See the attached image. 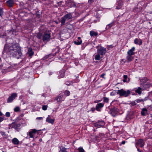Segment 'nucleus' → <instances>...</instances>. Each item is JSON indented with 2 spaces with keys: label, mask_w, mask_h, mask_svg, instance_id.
<instances>
[{
  "label": "nucleus",
  "mask_w": 152,
  "mask_h": 152,
  "mask_svg": "<svg viewBox=\"0 0 152 152\" xmlns=\"http://www.w3.org/2000/svg\"><path fill=\"white\" fill-rule=\"evenodd\" d=\"M130 94V91L129 90L125 91L123 89H121L118 90L117 92V94H119L120 96H124L125 97L128 96Z\"/></svg>",
  "instance_id": "nucleus-1"
},
{
  "label": "nucleus",
  "mask_w": 152,
  "mask_h": 152,
  "mask_svg": "<svg viewBox=\"0 0 152 152\" xmlns=\"http://www.w3.org/2000/svg\"><path fill=\"white\" fill-rule=\"evenodd\" d=\"M20 49V48L17 44L14 45L10 48L11 54H14L15 52L18 51Z\"/></svg>",
  "instance_id": "nucleus-2"
},
{
  "label": "nucleus",
  "mask_w": 152,
  "mask_h": 152,
  "mask_svg": "<svg viewBox=\"0 0 152 152\" xmlns=\"http://www.w3.org/2000/svg\"><path fill=\"white\" fill-rule=\"evenodd\" d=\"M96 48L97 49V53L99 54L101 56L104 55L107 52L106 48L103 47H101L99 48L98 46H97Z\"/></svg>",
  "instance_id": "nucleus-3"
},
{
  "label": "nucleus",
  "mask_w": 152,
  "mask_h": 152,
  "mask_svg": "<svg viewBox=\"0 0 152 152\" xmlns=\"http://www.w3.org/2000/svg\"><path fill=\"white\" fill-rule=\"evenodd\" d=\"M17 96L16 93H14L12 94L7 99V102L8 103L12 102L13 100Z\"/></svg>",
  "instance_id": "nucleus-4"
},
{
  "label": "nucleus",
  "mask_w": 152,
  "mask_h": 152,
  "mask_svg": "<svg viewBox=\"0 0 152 152\" xmlns=\"http://www.w3.org/2000/svg\"><path fill=\"white\" fill-rule=\"evenodd\" d=\"M50 37V34L49 32H45L43 35V40L44 41H48Z\"/></svg>",
  "instance_id": "nucleus-5"
},
{
  "label": "nucleus",
  "mask_w": 152,
  "mask_h": 152,
  "mask_svg": "<svg viewBox=\"0 0 152 152\" xmlns=\"http://www.w3.org/2000/svg\"><path fill=\"white\" fill-rule=\"evenodd\" d=\"M12 56L18 59L20 58L22 55V53L21 51V49L19 50L18 51L15 52L14 54H11Z\"/></svg>",
  "instance_id": "nucleus-6"
},
{
  "label": "nucleus",
  "mask_w": 152,
  "mask_h": 152,
  "mask_svg": "<svg viewBox=\"0 0 152 152\" xmlns=\"http://www.w3.org/2000/svg\"><path fill=\"white\" fill-rule=\"evenodd\" d=\"M109 113L111 114L113 116H115L118 113V111L117 108L114 107L113 108L110 109Z\"/></svg>",
  "instance_id": "nucleus-7"
},
{
  "label": "nucleus",
  "mask_w": 152,
  "mask_h": 152,
  "mask_svg": "<svg viewBox=\"0 0 152 152\" xmlns=\"http://www.w3.org/2000/svg\"><path fill=\"white\" fill-rule=\"evenodd\" d=\"M105 124L102 121H99L94 124V126L97 128L103 127Z\"/></svg>",
  "instance_id": "nucleus-8"
},
{
  "label": "nucleus",
  "mask_w": 152,
  "mask_h": 152,
  "mask_svg": "<svg viewBox=\"0 0 152 152\" xmlns=\"http://www.w3.org/2000/svg\"><path fill=\"white\" fill-rule=\"evenodd\" d=\"M37 131L35 129H32L27 133V134L29 136L30 138H34V135L35 133L37 132Z\"/></svg>",
  "instance_id": "nucleus-9"
},
{
  "label": "nucleus",
  "mask_w": 152,
  "mask_h": 152,
  "mask_svg": "<svg viewBox=\"0 0 152 152\" xmlns=\"http://www.w3.org/2000/svg\"><path fill=\"white\" fill-rule=\"evenodd\" d=\"M145 142L143 140L141 139H139L136 144V146H140L141 147H143L144 145Z\"/></svg>",
  "instance_id": "nucleus-10"
},
{
  "label": "nucleus",
  "mask_w": 152,
  "mask_h": 152,
  "mask_svg": "<svg viewBox=\"0 0 152 152\" xmlns=\"http://www.w3.org/2000/svg\"><path fill=\"white\" fill-rule=\"evenodd\" d=\"M54 119H52L50 115H48V117L46 118V121L48 123L53 124L54 122Z\"/></svg>",
  "instance_id": "nucleus-11"
},
{
  "label": "nucleus",
  "mask_w": 152,
  "mask_h": 152,
  "mask_svg": "<svg viewBox=\"0 0 152 152\" xmlns=\"http://www.w3.org/2000/svg\"><path fill=\"white\" fill-rule=\"evenodd\" d=\"M63 97V95L59 94L58 96L55 98V99L57 100L58 102H61L63 101L62 100Z\"/></svg>",
  "instance_id": "nucleus-12"
},
{
  "label": "nucleus",
  "mask_w": 152,
  "mask_h": 152,
  "mask_svg": "<svg viewBox=\"0 0 152 152\" xmlns=\"http://www.w3.org/2000/svg\"><path fill=\"white\" fill-rule=\"evenodd\" d=\"M123 2L121 0H119L117 2V6H116V9H119L122 7L123 5Z\"/></svg>",
  "instance_id": "nucleus-13"
},
{
  "label": "nucleus",
  "mask_w": 152,
  "mask_h": 152,
  "mask_svg": "<svg viewBox=\"0 0 152 152\" xmlns=\"http://www.w3.org/2000/svg\"><path fill=\"white\" fill-rule=\"evenodd\" d=\"M135 50V48L134 47H132V49L129 50L127 52V54L129 55L132 56L134 54V53L133 52Z\"/></svg>",
  "instance_id": "nucleus-14"
},
{
  "label": "nucleus",
  "mask_w": 152,
  "mask_h": 152,
  "mask_svg": "<svg viewBox=\"0 0 152 152\" xmlns=\"http://www.w3.org/2000/svg\"><path fill=\"white\" fill-rule=\"evenodd\" d=\"M134 43L136 44H138L139 45H141L142 44V41L140 39H135L134 41Z\"/></svg>",
  "instance_id": "nucleus-15"
},
{
  "label": "nucleus",
  "mask_w": 152,
  "mask_h": 152,
  "mask_svg": "<svg viewBox=\"0 0 152 152\" xmlns=\"http://www.w3.org/2000/svg\"><path fill=\"white\" fill-rule=\"evenodd\" d=\"M104 106V104L102 103H99L98 104L96 107V110L99 111V109L103 107Z\"/></svg>",
  "instance_id": "nucleus-16"
},
{
  "label": "nucleus",
  "mask_w": 152,
  "mask_h": 152,
  "mask_svg": "<svg viewBox=\"0 0 152 152\" xmlns=\"http://www.w3.org/2000/svg\"><path fill=\"white\" fill-rule=\"evenodd\" d=\"M64 16L67 20L71 19L72 18V15L71 13L67 14Z\"/></svg>",
  "instance_id": "nucleus-17"
},
{
  "label": "nucleus",
  "mask_w": 152,
  "mask_h": 152,
  "mask_svg": "<svg viewBox=\"0 0 152 152\" xmlns=\"http://www.w3.org/2000/svg\"><path fill=\"white\" fill-rule=\"evenodd\" d=\"M7 3L9 7H12L14 4V1L12 0H9L7 1Z\"/></svg>",
  "instance_id": "nucleus-18"
},
{
  "label": "nucleus",
  "mask_w": 152,
  "mask_h": 152,
  "mask_svg": "<svg viewBox=\"0 0 152 152\" xmlns=\"http://www.w3.org/2000/svg\"><path fill=\"white\" fill-rule=\"evenodd\" d=\"M148 110L145 108H143L141 112V114L143 116L145 115L147 113Z\"/></svg>",
  "instance_id": "nucleus-19"
},
{
  "label": "nucleus",
  "mask_w": 152,
  "mask_h": 152,
  "mask_svg": "<svg viewBox=\"0 0 152 152\" xmlns=\"http://www.w3.org/2000/svg\"><path fill=\"white\" fill-rule=\"evenodd\" d=\"M142 91V89L140 87H138L135 90V92L136 93H138L140 95Z\"/></svg>",
  "instance_id": "nucleus-20"
},
{
  "label": "nucleus",
  "mask_w": 152,
  "mask_h": 152,
  "mask_svg": "<svg viewBox=\"0 0 152 152\" xmlns=\"http://www.w3.org/2000/svg\"><path fill=\"white\" fill-rule=\"evenodd\" d=\"M67 19H66L65 18L64 16L63 17H62L61 18V25L62 26L64 24L65 21Z\"/></svg>",
  "instance_id": "nucleus-21"
},
{
  "label": "nucleus",
  "mask_w": 152,
  "mask_h": 152,
  "mask_svg": "<svg viewBox=\"0 0 152 152\" xmlns=\"http://www.w3.org/2000/svg\"><path fill=\"white\" fill-rule=\"evenodd\" d=\"M124 79L123 81L124 82H128L129 81V79L128 78L126 75H124L123 76Z\"/></svg>",
  "instance_id": "nucleus-22"
},
{
  "label": "nucleus",
  "mask_w": 152,
  "mask_h": 152,
  "mask_svg": "<svg viewBox=\"0 0 152 152\" xmlns=\"http://www.w3.org/2000/svg\"><path fill=\"white\" fill-rule=\"evenodd\" d=\"M134 59V57L132 56L128 55L126 57V59L128 61H132Z\"/></svg>",
  "instance_id": "nucleus-23"
},
{
  "label": "nucleus",
  "mask_w": 152,
  "mask_h": 152,
  "mask_svg": "<svg viewBox=\"0 0 152 152\" xmlns=\"http://www.w3.org/2000/svg\"><path fill=\"white\" fill-rule=\"evenodd\" d=\"M12 142L15 144L18 145L19 143V141L18 139L16 138H14L12 139Z\"/></svg>",
  "instance_id": "nucleus-24"
},
{
  "label": "nucleus",
  "mask_w": 152,
  "mask_h": 152,
  "mask_svg": "<svg viewBox=\"0 0 152 152\" xmlns=\"http://www.w3.org/2000/svg\"><path fill=\"white\" fill-rule=\"evenodd\" d=\"M28 53L29 56H31L34 54V52L32 51L31 49L29 48L28 49Z\"/></svg>",
  "instance_id": "nucleus-25"
},
{
  "label": "nucleus",
  "mask_w": 152,
  "mask_h": 152,
  "mask_svg": "<svg viewBox=\"0 0 152 152\" xmlns=\"http://www.w3.org/2000/svg\"><path fill=\"white\" fill-rule=\"evenodd\" d=\"M60 74L59 76L61 78L65 76V71L64 70H62L60 72Z\"/></svg>",
  "instance_id": "nucleus-26"
},
{
  "label": "nucleus",
  "mask_w": 152,
  "mask_h": 152,
  "mask_svg": "<svg viewBox=\"0 0 152 152\" xmlns=\"http://www.w3.org/2000/svg\"><path fill=\"white\" fill-rule=\"evenodd\" d=\"M74 44L75 45H80L82 43V41L81 40H77V41H76L74 42Z\"/></svg>",
  "instance_id": "nucleus-27"
},
{
  "label": "nucleus",
  "mask_w": 152,
  "mask_h": 152,
  "mask_svg": "<svg viewBox=\"0 0 152 152\" xmlns=\"http://www.w3.org/2000/svg\"><path fill=\"white\" fill-rule=\"evenodd\" d=\"M100 54H98L96 55L95 57V59L96 60H99L101 59V57L100 56Z\"/></svg>",
  "instance_id": "nucleus-28"
},
{
  "label": "nucleus",
  "mask_w": 152,
  "mask_h": 152,
  "mask_svg": "<svg viewBox=\"0 0 152 152\" xmlns=\"http://www.w3.org/2000/svg\"><path fill=\"white\" fill-rule=\"evenodd\" d=\"M146 99H137L136 100H135V102H137V103H139L142 102H144L145 101H146Z\"/></svg>",
  "instance_id": "nucleus-29"
},
{
  "label": "nucleus",
  "mask_w": 152,
  "mask_h": 152,
  "mask_svg": "<svg viewBox=\"0 0 152 152\" xmlns=\"http://www.w3.org/2000/svg\"><path fill=\"white\" fill-rule=\"evenodd\" d=\"M90 34L91 36H96L98 35V34L97 33L93 31H90Z\"/></svg>",
  "instance_id": "nucleus-30"
},
{
  "label": "nucleus",
  "mask_w": 152,
  "mask_h": 152,
  "mask_svg": "<svg viewBox=\"0 0 152 152\" xmlns=\"http://www.w3.org/2000/svg\"><path fill=\"white\" fill-rule=\"evenodd\" d=\"M113 25H114V23L113 22H112V23H110L107 25V26L106 28L107 29H109L110 27H112L113 26Z\"/></svg>",
  "instance_id": "nucleus-31"
},
{
  "label": "nucleus",
  "mask_w": 152,
  "mask_h": 152,
  "mask_svg": "<svg viewBox=\"0 0 152 152\" xmlns=\"http://www.w3.org/2000/svg\"><path fill=\"white\" fill-rule=\"evenodd\" d=\"M64 95L66 96H68L70 95V92L67 90H66L64 93Z\"/></svg>",
  "instance_id": "nucleus-32"
},
{
  "label": "nucleus",
  "mask_w": 152,
  "mask_h": 152,
  "mask_svg": "<svg viewBox=\"0 0 152 152\" xmlns=\"http://www.w3.org/2000/svg\"><path fill=\"white\" fill-rule=\"evenodd\" d=\"M20 110V108L19 107H16L14 109V111L15 112H18Z\"/></svg>",
  "instance_id": "nucleus-33"
},
{
  "label": "nucleus",
  "mask_w": 152,
  "mask_h": 152,
  "mask_svg": "<svg viewBox=\"0 0 152 152\" xmlns=\"http://www.w3.org/2000/svg\"><path fill=\"white\" fill-rule=\"evenodd\" d=\"M79 152H85L82 148L80 147L78 148Z\"/></svg>",
  "instance_id": "nucleus-34"
},
{
  "label": "nucleus",
  "mask_w": 152,
  "mask_h": 152,
  "mask_svg": "<svg viewBox=\"0 0 152 152\" xmlns=\"http://www.w3.org/2000/svg\"><path fill=\"white\" fill-rule=\"evenodd\" d=\"M104 102H108L109 101V99L107 97H104Z\"/></svg>",
  "instance_id": "nucleus-35"
},
{
  "label": "nucleus",
  "mask_w": 152,
  "mask_h": 152,
  "mask_svg": "<svg viewBox=\"0 0 152 152\" xmlns=\"http://www.w3.org/2000/svg\"><path fill=\"white\" fill-rule=\"evenodd\" d=\"M48 107L47 105H43L42 107V109L43 110H47Z\"/></svg>",
  "instance_id": "nucleus-36"
},
{
  "label": "nucleus",
  "mask_w": 152,
  "mask_h": 152,
  "mask_svg": "<svg viewBox=\"0 0 152 152\" xmlns=\"http://www.w3.org/2000/svg\"><path fill=\"white\" fill-rule=\"evenodd\" d=\"M3 9L0 7V16H1L3 14Z\"/></svg>",
  "instance_id": "nucleus-37"
},
{
  "label": "nucleus",
  "mask_w": 152,
  "mask_h": 152,
  "mask_svg": "<svg viewBox=\"0 0 152 152\" xmlns=\"http://www.w3.org/2000/svg\"><path fill=\"white\" fill-rule=\"evenodd\" d=\"M42 37V34L41 33H39L38 34L37 37L38 38L40 39Z\"/></svg>",
  "instance_id": "nucleus-38"
},
{
  "label": "nucleus",
  "mask_w": 152,
  "mask_h": 152,
  "mask_svg": "<svg viewBox=\"0 0 152 152\" xmlns=\"http://www.w3.org/2000/svg\"><path fill=\"white\" fill-rule=\"evenodd\" d=\"M72 83V82H70L68 81H67L66 82V84L67 85H69Z\"/></svg>",
  "instance_id": "nucleus-39"
},
{
  "label": "nucleus",
  "mask_w": 152,
  "mask_h": 152,
  "mask_svg": "<svg viewBox=\"0 0 152 152\" xmlns=\"http://www.w3.org/2000/svg\"><path fill=\"white\" fill-rule=\"evenodd\" d=\"M148 135L150 138H152V131L151 132H149Z\"/></svg>",
  "instance_id": "nucleus-40"
},
{
  "label": "nucleus",
  "mask_w": 152,
  "mask_h": 152,
  "mask_svg": "<svg viewBox=\"0 0 152 152\" xmlns=\"http://www.w3.org/2000/svg\"><path fill=\"white\" fill-rule=\"evenodd\" d=\"M6 116L7 117H9L10 115V113L9 112H7L6 113Z\"/></svg>",
  "instance_id": "nucleus-41"
},
{
  "label": "nucleus",
  "mask_w": 152,
  "mask_h": 152,
  "mask_svg": "<svg viewBox=\"0 0 152 152\" xmlns=\"http://www.w3.org/2000/svg\"><path fill=\"white\" fill-rule=\"evenodd\" d=\"M60 152H67L65 149L63 148L60 151Z\"/></svg>",
  "instance_id": "nucleus-42"
},
{
  "label": "nucleus",
  "mask_w": 152,
  "mask_h": 152,
  "mask_svg": "<svg viewBox=\"0 0 152 152\" xmlns=\"http://www.w3.org/2000/svg\"><path fill=\"white\" fill-rule=\"evenodd\" d=\"M0 133L3 136H5L6 135L5 132H0Z\"/></svg>",
  "instance_id": "nucleus-43"
},
{
  "label": "nucleus",
  "mask_w": 152,
  "mask_h": 152,
  "mask_svg": "<svg viewBox=\"0 0 152 152\" xmlns=\"http://www.w3.org/2000/svg\"><path fill=\"white\" fill-rule=\"evenodd\" d=\"M94 0H88V3L91 4L94 2Z\"/></svg>",
  "instance_id": "nucleus-44"
},
{
  "label": "nucleus",
  "mask_w": 152,
  "mask_h": 152,
  "mask_svg": "<svg viewBox=\"0 0 152 152\" xmlns=\"http://www.w3.org/2000/svg\"><path fill=\"white\" fill-rule=\"evenodd\" d=\"M42 118H43L42 117H38L36 118V119L37 120H41Z\"/></svg>",
  "instance_id": "nucleus-45"
},
{
  "label": "nucleus",
  "mask_w": 152,
  "mask_h": 152,
  "mask_svg": "<svg viewBox=\"0 0 152 152\" xmlns=\"http://www.w3.org/2000/svg\"><path fill=\"white\" fill-rule=\"evenodd\" d=\"M113 48V46L112 45H109L107 46V48L108 50H109L110 48Z\"/></svg>",
  "instance_id": "nucleus-46"
},
{
  "label": "nucleus",
  "mask_w": 152,
  "mask_h": 152,
  "mask_svg": "<svg viewBox=\"0 0 152 152\" xmlns=\"http://www.w3.org/2000/svg\"><path fill=\"white\" fill-rule=\"evenodd\" d=\"M105 75V74L104 73L103 74L101 75V77L103 78H104V76Z\"/></svg>",
  "instance_id": "nucleus-47"
},
{
  "label": "nucleus",
  "mask_w": 152,
  "mask_h": 152,
  "mask_svg": "<svg viewBox=\"0 0 152 152\" xmlns=\"http://www.w3.org/2000/svg\"><path fill=\"white\" fill-rule=\"evenodd\" d=\"M4 119V118L1 117H0V123L3 121Z\"/></svg>",
  "instance_id": "nucleus-48"
},
{
  "label": "nucleus",
  "mask_w": 152,
  "mask_h": 152,
  "mask_svg": "<svg viewBox=\"0 0 152 152\" xmlns=\"http://www.w3.org/2000/svg\"><path fill=\"white\" fill-rule=\"evenodd\" d=\"M125 143V141H123L121 143L122 144H124Z\"/></svg>",
  "instance_id": "nucleus-49"
},
{
  "label": "nucleus",
  "mask_w": 152,
  "mask_h": 152,
  "mask_svg": "<svg viewBox=\"0 0 152 152\" xmlns=\"http://www.w3.org/2000/svg\"><path fill=\"white\" fill-rule=\"evenodd\" d=\"M137 150L139 152H142L141 151H140V150L139 148H137Z\"/></svg>",
  "instance_id": "nucleus-50"
},
{
  "label": "nucleus",
  "mask_w": 152,
  "mask_h": 152,
  "mask_svg": "<svg viewBox=\"0 0 152 152\" xmlns=\"http://www.w3.org/2000/svg\"><path fill=\"white\" fill-rule=\"evenodd\" d=\"M3 115V114L1 113V112L0 111V116H2Z\"/></svg>",
  "instance_id": "nucleus-51"
},
{
  "label": "nucleus",
  "mask_w": 152,
  "mask_h": 152,
  "mask_svg": "<svg viewBox=\"0 0 152 152\" xmlns=\"http://www.w3.org/2000/svg\"><path fill=\"white\" fill-rule=\"evenodd\" d=\"M78 39H79V40H81V38H80V37H78Z\"/></svg>",
  "instance_id": "nucleus-52"
},
{
  "label": "nucleus",
  "mask_w": 152,
  "mask_h": 152,
  "mask_svg": "<svg viewBox=\"0 0 152 152\" xmlns=\"http://www.w3.org/2000/svg\"><path fill=\"white\" fill-rule=\"evenodd\" d=\"M39 141H42V139H40L39 140Z\"/></svg>",
  "instance_id": "nucleus-53"
},
{
  "label": "nucleus",
  "mask_w": 152,
  "mask_h": 152,
  "mask_svg": "<svg viewBox=\"0 0 152 152\" xmlns=\"http://www.w3.org/2000/svg\"><path fill=\"white\" fill-rule=\"evenodd\" d=\"M42 96H44V94H43L42 95Z\"/></svg>",
  "instance_id": "nucleus-54"
}]
</instances>
